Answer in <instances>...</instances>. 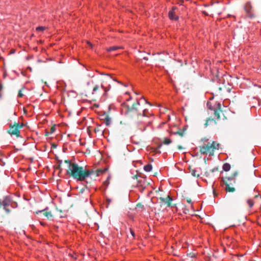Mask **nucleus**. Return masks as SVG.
Instances as JSON below:
<instances>
[{"label": "nucleus", "instance_id": "obj_35", "mask_svg": "<svg viewBox=\"0 0 261 261\" xmlns=\"http://www.w3.org/2000/svg\"><path fill=\"white\" fill-rule=\"evenodd\" d=\"M131 234L133 237H135V232L133 230H130Z\"/></svg>", "mask_w": 261, "mask_h": 261}, {"label": "nucleus", "instance_id": "obj_2", "mask_svg": "<svg viewBox=\"0 0 261 261\" xmlns=\"http://www.w3.org/2000/svg\"><path fill=\"white\" fill-rule=\"evenodd\" d=\"M208 140L206 138L201 140L203 144L199 146V152L203 154L214 155L215 151L219 149L220 144L214 141L208 142Z\"/></svg>", "mask_w": 261, "mask_h": 261}, {"label": "nucleus", "instance_id": "obj_42", "mask_svg": "<svg viewBox=\"0 0 261 261\" xmlns=\"http://www.w3.org/2000/svg\"><path fill=\"white\" fill-rule=\"evenodd\" d=\"M87 43H88L90 46H92V44H91V43L90 42H87Z\"/></svg>", "mask_w": 261, "mask_h": 261}, {"label": "nucleus", "instance_id": "obj_17", "mask_svg": "<svg viewBox=\"0 0 261 261\" xmlns=\"http://www.w3.org/2000/svg\"><path fill=\"white\" fill-rule=\"evenodd\" d=\"M123 47L122 46H114L110 47H109L107 48V50L108 52H111L113 51H115L118 49H123Z\"/></svg>", "mask_w": 261, "mask_h": 261}, {"label": "nucleus", "instance_id": "obj_10", "mask_svg": "<svg viewBox=\"0 0 261 261\" xmlns=\"http://www.w3.org/2000/svg\"><path fill=\"white\" fill-rule=\"evenodd\" d=\"M159 199L161 201V204L165 203V204H167V206L168 207L171 206V202L172 201V198L170 196H168L166 198L160 197Z\"/></svg>", "mask_w": 261, "mask_h": 261}, {"label": "nucleus", "instance_id": "obj_5", "mask_svg": "<svg viewBox=\"0 0 261 261\" xmlns=\"http://www.w3.org/2000/svg\"><path fill=\"white\" fill-rule=\"evenodd\" d=\"M237 175L238 172H235L230 176L222 177V180L223 181L224 185L225 186V190L227 192L232 193L236 191V189L234 187H230V185H232L236 183L235 177Z\"/></svg>", "mask_w": 261, "mask_h": 261}, {"label": "nucleus", "instance_id": "obj_16", "mask_svg": "<svg viewBox=\"0 0 261 261\" xmlns=\"http://www.w3.org/2000/svg\"><path fill=\"white\" fill-rule=\"evenodd\" d=\"M244 9H245V11L246 12V13H247L251 12V9H252V6L250 2H248L246 4V5L244 7Z\"/></svg>", "mask_w": 261, "mask_h": 261}, {"label": "nucleus", "instance_id": "obj_14", "mask_svg": "<svg viewBox=\"0 0 261 261\" xmlns=\"http://www.w3.org/2000/svg\"><path fill=\"white\" fill-rule=\"evenodd\" d=\"M38 213H42V214L46 217L48 219L50 220L51 218H53V216L51 214L50 212H47L46 209L40 211L38 212H36L37 214Z\"/></svg>", "mask_w": 261, "mask_h": 261}, {"label": "nucleus", "instance_id": "obj_3", "mask_svg": "<svg viewBox=\"0 0 261 261\" xmlns=\"http://www.w3.org/2000/svg\"><path fill=\"white\" fill-rule=\"evenodd\" d=\"M17 206V203L14 201L10 196H6L4 197L1 201V207L5 211L7 214H9L12 209Z\"/></svg>", "mask_w": 261, "mask_h": 261}, {"label": "nucleus", "instance_id": "obj_44", "mask_svg": "<svg viewBox=\"0 0 261 261\" xmlns=\"http://www.w3.org/2000/svg\"><path fill=\"white\" fill-rule=\"evenodd\" d=\"M258 195H255V197H255V198H257V197H258Z\"/></svg>", "mask_w": 261, "mask_h": 261}, {"label": "nucleus", "instance_id": "obj_20", "mask_svg": "<svg viewBox=\"0 0 261 261\" xmlns=\"http://www.w3.org/2000/svg\"><path fill=\"white\" fill-rule=\"evenodd\" d=\"M152 167L151 164H147L144 167V169L146 172H149L152 170Z\"/></svg>", "mask_w": 261, "mask_h": 261}, {"label": "nucleus", "instance_id": "obj_18", "mask_svg": "<svg viewBox=\"0 0 261 261\" xmlns=\"http://www.w3.org/2000/svg\"><path fill=\"white\" fill-rule=\"evenodd\" d=\"M99 87L98 85H95L93 88L92 92L89 95H91L92 96V99L94 100V98H95L96 92L98 90Z\"/></svg>", "mask_w": 261, "mask_h": 261}, {"label": "nucleus", "instance_id": "obj_32", "mask_svg": "<svg viewBox=\"0 0 261 261\" xmlns=\"http://www.w3.org/2000/svg\"><path fill=\"white\" fill-rule=\"evenodd\" d=\"M57 169L60 170V171H61V170H62V169H61V165L59 164V165H58L57 167Z\"/></svg>", "mask_w": 261, "mask_h": 261}, {"label": "nucleus", "instance_id": "obj_7", "mask_svg": "<svg viewBox=\"0 0 261 261\" xmlns=\"http://www.w3.org/2000/svg\"><path fill=\"white\" fill-rule=\"evenodd\" d=\"M112 78L109 74H105L103 76H102L101 79V87L104 89L105 91V95H107V93L111 89V85L110 84H108V86H106V85L108 83H110L112 81Z\"/></svg>", "mask_w": 261, "mask_h": 261}, {"label": "nucleus", "instance_id": "obj_28", "mask_svg": "<svg viewBox=\"0 0 261 261\" xmlns=\"http://www.w3.org/2000/svg\"><path fill=\"white\" fill-rule=\"evenodd\" d=\"M162 144L159 145L158 147L155 149V151L156 152L160 153L161 152L159 150V149L162 147Z\"/></svg>", "mask_w": 261, "mask_h": 261}, {"label": "nucleus", "instance_id": "obj_1", "mask_svg": "<svg viewBox=\"0 0 261 261\" xmlns=\"http://www.w3.org/2000/svg\"><path fill=\"white\" fill-rule=\"evenodd\" d=\"M93 173V171H90L76 163L71 164L70 168L66 170L67 175L79 181L85 180Z\"/></svg>", "mask_w": 261, "mask_h": 261}, {"label": "nucleus", "instance_id": "obj_38", "mask_svg": "<svg viewBox=\"0 0 261 261\" xmlns=\"http://www.w3.org/2000/svg\"><path fill=\"white\" fill-rule=\"evenodd\" d=\"M203 13L205 15H208V14L207 13H206V12L205 11H203Z\"/></svg>", "mask_w": 261, "mask_h": 261}, {"label": "nucleus", "instance_id": "obj_4", "mask_svg": "<svg viewBox=\"0 0 261 261\" xmlns=\"http://www.w3.org/2000/svg\"><path fill=\"white\" fill-rule=\"evenodd\" d=\"M140 105V102L137 101L134 103L132 106H126L125 112L126 116L129 118H135L141 116V113H139V108Z\"/></svg>", "mask_w": 261, "mask_h": 261}, {"label": "nucleus", "instance_id": "obj_8", "mask_svg": "<svg viewBox=\"0 0 261 261\" xmlns=\"http://www.w3.org/2000/svg\"><path fill=\"white\" fill-rule=\"evenodd\" d=\"M107 171V168L105 169H97L96 171H94L93 170H90V171H93V173L91 174L89 177H91V178H95L98 176H99L101 174H102L105 172H106Z\"/></svg>", "mask_w": 261, "mask_h": 261}, {"label": "nucleus", "instance_id": "obj_46", "mask_svg": "<svg viewBox=\"0 0 261 261\" xmlns=\"http://www.w3.org/2000/svg\"><path fill=\"white\" fill-rule=\"evenodd\" d=\"M260 198H261V196H260Z\"/></svg>", "mask_w": 261, "mask_h": 261}, {"label": "nucleus", "instance_id": "obj_41", "mask_svg": "<svg viewBox=\"0 0 261 261\" xmlns=\"http://www.w3.org/2000/svg\"><path fill=\"white\" fill-rule=\"evenodd\" d=\"M133 178L137 179V175H134V176H133Z\"/></svg>", "mask_w": 261, "mask_h": 261}, {"label": "nucleus", "instance_id": "obj_6", "mask_svg": "<svg viewBox=\"0 0 261 261\" xmlns=\"http://www.w3.org/2000/svg\"><path fill=\"white\" fill-rule=\"evenodd\" d=\"M23 123H19L15 122L13 125L10 124V128L8 132L11 135H15L16 137H20V129L23 127Z\"/></svg>", "mask_w": 261, "mask_h": 261}, {"label": "nucleus", "instance_id": "obj_21", "mask_svg": "<svg viewBox=\"0 0 261 261\" xmlns=\"http://www.w3.org/2000/svg\"><path fill=\"white\" fill-rule=\"evenodd\" d=\"M230 169V165L228 163H225L223 166V169L225 171H228Z\"/></svg>", "mask_w": 261, "mask_h": 261}, {"label": "nucleus", "instance_id": "obj_26", "mask_svg": "<svg viewBox=\"0 0 261 261\" xmlns=\"http://www.w3.org/2000/svg\"><path fill=\"white\" fill-rule=\"evenodd\" d=\"M247 202L248 204H249L250 207H252L253 206V205L254 204V202L252 200L248 199V200H247Z\"/></svg>", "mask_w": 261, "mask_h": 261}, {"label": "nucleus", "instance_id": "obj_31", "mask_svg": "<svg viewBox=\"0 0 261 261\" xmlns=\"http://www.w3.org/2000/svg\"><path fill=\"white\" fill-rule=\"evenodd\" d=\"M187 201L189 203H192V200H191V198H187Z\"/></svg>", "mask_w": 261, "mask_h": 261}, {"label": "nucleus", "instance_id": "obj_12", "mask_svg": "<svg viewBox=\"0 0 261 261\" xmlns=\"http://www.w3.org/2000/svg\"><path fill=\"white\" fill-rule=\"evenodd\" d=\"M187 132V128L186 127H184L182 128L179 129L176 132H173L172 134L175 135H178L180 137H183L185 136Z\"/></svg>", "mask_w": 261, "mask_h": 261}, {"label": "nucleus", "instance_id": "obj_13", "mask_svg": "<svg viewBox=\"0 0 261 261\" xmlns=\"http://www.w3.org/2000/svg\"><path fill=\"white\" fill-rule=\"evenodd\" d=\"M176 9V7H173L172 9L169 12L168 16L170 19L177 20L178 19V17L175 15V10Z\"/></svg>", "mask_w": 261, "mask_h": 261}, {"label": "nucleus", "instance_id": "obj_27", "mask_svg": "<svg viewBox=\"0 0 261 261\" xmlns=\"http://www.w3.org/2000/svg\"><path fill=\"white\" fill-rule=\"evenodd\" d=\"M44 29H45V28H44V27H37V28H36V30H37V31H43Z\"/></svg>", "mask_w": 261, "mask_h": 261}, {"label": "nucleus", "instance_id": "obj_33", "mask_svg": "<svg viewBox=\"0 0 261 261\" xmlns=\"http://www.w3.org/2000/svg\"><path fill=\"white\" fill-rule=\"evenodd\" d=\"M146 110H143V114H142L143 116H146Z\"/></svg>", "mask_w": 261, "mask_h": 261}, {"label": "nucleus", "instance_id": "obj_40", "mask_svg": "<svg viewBox=\"0 0 261 261\" xmlns=\"http://www.w3.org/2000/svg\"><path fill=\"white\" fill-rule=\"evenodd\" d=\"M5 165V163H2V161H1V166H3Z\"/></svg>", "mask_w": 261, "mask_h": 261}, {"label": "nucleus", "instance_id": "obj_15", "mask_svg": "<svg viewBox=\"0 0 261 261\" xmlns=\"http://www.w3.org/2000/svg\"><path fill=\"white\" fill-rule=\"evenodd\" d=\"M102 117L101 119L103 120L106 125L109 126L111 124V118L109 117V116L107 114H104L103 115L101 116Z\"/></svg>", "mask_w": 261, "mask_h": 261}, {"label": "nucleus", "instance_id": "obj_29", "mask_svg": "<svg viewBox=\"0 0 261 261\" xmlns=\"http://www.w3.org/2000/svg\"><path fill=\"white\" fill-rule=\"evenodd\" d=\"M136 207H137V208H142L143 207V204L141 203H138L136 205Z\"/></svg>", "mask_w": 261, "mask_h": 261}, {"label": "nucleus", "instance_id": "obj_24", "mask_svg": "<svg viewBox=\"0 0 261 261\" xmlns=\"http://www.w3.org/2000/svg\"><path fill=\"white\" fill-rule=\"evenodd\" d=\"M56 130L55 126H52L50 129L49 132H46V136H49L50 134L53 133Z\"/></svg>", "mask_w": 261, "mask_h": 261}, {"label": "nucleus", "instance_id": "obj_36", "mask_svg": "<svg viewBox=\"0 0 261 261\" xmlns=\"http://www.w3.org/2000/svg\"><path fill=\"white\" fill-rule=\"evenodd\" d=\"M6 75H7V73L6 72H4V74H3V76L4 78H5L6 77Z\"/></svg>", "mask_w": 261, "mask_h": 261}, {"label": "nucleus", "instance_id": "obj_9", "mask_svg": "<svg viewBox=\"0 0 261 261\" xmlns=\"http://www.w3.org/2000/svg\"><path fill=\"white\" fill-rule=\"evenodd\" d=\"M216 124H217L216 120L212 118V117H210L206 119L205 122L204 123V126L205 127H213L214 126H215Z\"/></svg>", "mask_w": 261, "mask_h": 261}, {"label": "nucleus", "instance_id": "obj_30", "mask_svg": "<svg viewBox=\"0 0 261 261\" xmlns=\"http://www.w3.org/2000/svg\"><path fill=\"white\" fill-rule=\"evenodd\" d=\"M23 94H22L21 90H19L18 94V96L19 97H22L23 96Z\"/></svg>", "mask_w": 261, "mask_h": 261}, {"label": "nucleus", "instance_id": "obj_22", "mask_svg": "<svg viewBox=\"0 0 261 261\" xmlns=\"http://www.w3.org/2000/svg\"><path fill=\"white\" fill-rule=\"evenodd\" d=\"M191 174L194 176L198 177L199 176V174L197 172V171L195 169H191L190 170Z\"/></svg>", "mask_w": 261, "mask_h": 261}, {"label": "nucleus", "instance_id": "obj_45", "mask_svg": "<svg viewBox=\"0 0 261 261\" xmlns=\"http://www.w3.org/2000/svg\"><path fill=\"white\" fill-rule=\"evenodd\" d=\"M1 90H2V88H3V87H2V85H1Z\"/></svg>", "mask_w": 261, "mask_h": 261}, {"label": "nucleus", "instance_id": "obj_11", "mask_svg": "<svg viewBox=\"0 0 261 261\" xmlns=\"http://www.w3.org/2000/svg\"><path fill=\"white\" fill-rule=\"evenodd\" d=\"M213 115L217 117V120L220 119V113L222 112L221 110V104L218 103V107L217 108L214 109V110Z\"/></svg>", "mask_w": 261, "mask_h": 261}, {"label": "nucleus", "instance_id": "obj_23", "mask_svg": "<svg viewBox=\"0 0 261 261\" xmlns=\"http://www.w3.org/2000/svg\"><path fill=\"white\" fill-rule=\"evenodd\" d=\"M172 142V141L167 138H165L163 141V144L165 145H168Z\"/></svg>", "mask_w": 261, "mask_h": 261}, {"label": "nucleus", "instance_id": "obj_25", "mask_svg": "<svg viewBox=\"0 0 261 261\" xmlns=\"http://www.w3.org/2000/svg\"><path fill=\"white\" fill-rule=\"evenodd\" d=\"M64 163L68 165V168H69L71 164H73L74 163H71V162L69 160H66L64 161Z\"/></svg>", "mask_w": 261, "mask_h": 261}, {"label": "nucleus", "instance_id": "obj_34", "mask_svg": "<svg viewBox=\"0 0 261 261\" xmlns=\"http://www.w3.org/2000/svg\"><path fill=\"white\" fill-rule=\"evenodd\" d=\"M177 148L178 149L180 150V149H183L184 148L181 146V145H178L177 146Z\"/></svg>", "mask_w": 261, "mask_h": 261}, {"label": "nucleus", "instance_id": "obj_19", "mask_svg": "<svg viewBox=\"0 0 261 261\" xmlns=\"http://www.w3.org/2000/svg\"><path fill=\"white\" fill-rule=\"evenodd\" d=\"M218 169L217 168H213L211 170H210V171H206L205 172V175L206 177H211L212 176H213L212 175V173H213L216 170H217Z\"/></svg>", "mask_w": 261, "mask_h": 261}, {"label": "nucleus", "instance_id": "obj_39", "mask_svg": "<svg viewBox=\"0 0 261 261\" xmlns=\"http://www.w3.org/2000/svg\"><path fill=\"white\" fill-rule=\"evenodd\" d=\"M58 163H59V164L61 165L62 164V161L61 160H59L58 161Z\"/></svg>", "mask_w": 261, "mask_h": 261}, {"label": "nucleus", "instance_id": "obj_43", "mask_svg": "<svg viewBox=\"0 0 261 261\" xmlns=\"http://www.w3.org/2000/svg\"><path fill=\"white\" fill-rule=\"evenodd\" d=\"M222 88L221 87H219V91H221V90H222Z\"/></svg>", "mask_w": 261, "mask_h": 261}, {"label": "nucleus", "instance_id": "obj_37", "mask_svg": "<svg viewBox=\"0 0 261 261\" xmlns=\"http://www.w3.org/2000/svg\"><path fill=\"white\" fill-rule=\"evenodd\" d=\"M143 59H144V60H146V61L148 60V58H147V57H143Z\"/></svg>", "mask_w": 261, "mask_h": 261}]
</instances>
